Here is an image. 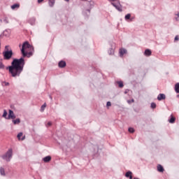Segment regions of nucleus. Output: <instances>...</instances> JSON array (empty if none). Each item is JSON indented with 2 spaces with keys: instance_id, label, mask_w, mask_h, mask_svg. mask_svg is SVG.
I'll return each instance as SVG.
<instances>
[{
  "instance_id": "1",
  "label": "nucleus",
  "mask_w": 179,
  "mask_h": 179,
  "mask_svg": "<svg viewBox=\"0 0 179 179\" xmlns=\"http://www.w3.org/2000/svg\"><path fill=\"white\" fill-rule=\"evenodd\" d=\"M24 64V58L23 57L20 59H14L11 62V66L7 67L10 75H11L13 78H19L22 72H23Z\"/></svg>"
},
{
  "instance_id": "2",
  "label": "nucleus",
  "mask_w": 179,
  "mask_h": 179,
  "mask_svg": "<svg viewBox=\"0 0 179 179\" xmlns=\"http://www.w3.org/2000/svg\"><path fill=\"white\" fill-rule=\"evenodd\" d=\"M27 48L29 50H33V46H31L30 44H29V42H24L23 44H22V49H21V52L22 54V57H27V54L29 55H32L33 54L31 53V52H26V50H27Z\"/></svg>"
},
{
  "instance_id": "3",
  "label": "nucleus",
  "mask_w": 179,
  "mask_h": 179,
  "mask_svg": "<svg viewBox=\"0 0 179 179\" xmlns=\"http://www.w3.org/2000/svg\"><path fill=\"white\" fill-rule=\"evenodd\" d=\"M12 156H13V150L12 148L8 149V150L2 155V159L6 160V162H10V159H12Z\"/></svg>"
},
{
  "instance_id": "4",
  "label": "nucleus",
  "mask_w": 179,
  "mask_h": 179,
  "mask_svg": "<svg viewBox=\"0 0 179 179\" xmlns=\"http://www.w3.org/2000/svg\"><path fill=\"white\" fill-rule=\"evenodd\" d=\"M4 59L9 60L10 58H12V56L13 55V52L12 50H6L3 52V53Z\"/></svg>"
},
{
  "instance_id": "5",
  "label": "nucleus",
  "mask_w": 179,
  "mask_h": 179,
  "mask_svg": "<svg viewBox=\"0 0 179 179\" xmlns=\"http://www.w3.org/2000/svg\"><path fill=\"white\" fill-rule=\"evenodd\" d=\"M117 2V3L112 2L111 5H113V6H114L117 9V10H119V12H122V6L120 3V0H118Z\"/></svg>"
},
{
  "instance_id": "6",
  "label": "nucleus",
  "mask_w": 179,
  "mask_h": 179,
  "mask_svg": "<svg viewBox=\"0 0 179 179\" xmlns=\"http://www.w3.org/2000/svg\"><path fill=\"white\" fill-rule=\"evenodd\" d=\"M8 116L7 117V120H15L16 118V115H15V113H13V110H9L8 111Z\"/></svg>"
},
{
  "instance_id": "7",
  "label": "nucleus",
  "mask_w": 179,
  "mask_h": 179,
  "mask_svg": "<svg viewBox=\"0 0 179 179\" xmlns=\"http://www.w3.org/2000/svg\"><path fill=\"white\" fill-rule=\"evenodd\" d=\"M166 99V95L164 94H159L157 96V100L161 101V100H164Z\"/></svg>"
},
{
  "instance_id": "8",
  "label": "nucleus",
  "mask_w": 179,
  "mask_h": 179,
  "mask_svg": "<svg viewBox=\"0 0 179 179\" xmlns=\"http://www.w3.org/2000/svg\"><path fill=\"white\" fill-rule=\"evenodd\" d=\"M125 177H127V178H129V179L134 178L132 176V172L131 171H127L125 173Z\"/></svg>"
},
{
  "instance_id": "9",
  "label": "nucleus",
  "mask_w": 179,
  "mask_h": 179,
  "mask_svg": "<svg viewBox=\"0 0 179 179\" xmlns=\"http://www.w3.org/2000/svg\"><path fill=\"white\" fill-rule=\"evenodd\" d=\"M169 122H170V124H174V122H176V117H173V115H171Z\"/></svg>"
},
{
  "instance_id": "10",
  "label": "nucleus",
  "mask_w": 179,
  "mask_h": 179,
  "mask_svg": "<svg viewBox=\"0 0 179 179\" xmlns=\"http://www.w3.org/2000/svg\"><path fill=\"white\" fill-rule=\"evenodd\" d=\"M43 160L45 163H49V162H51V156H46L43 158Z\"/></svg>"
},
{
  "instance_id": "11",
  "label": "nucleus",
  "mask_w": 179,
  "mask_h": 179,
  "mask_svg": "<svg viewBox=\"0 0 179 179\" xmlns=\"http://www.w3.org/2000/svg\"><path fill=\"white\" fill-rule=\"evenodd\" d=\"M59 68H65V66H66V62L64 61H60L59 62Z\"/></svg>"
},
{
  "instance_id": "12",
  "label": "nucleus",
  "mask_w": 179,
  "mask_h": 179,
  "mask_svg": "<svg viewBox=\"0 0 179 179\" xmlns=\"http://www.w3.org/2000/svg\"><path fill=\"white\" fill-rule=\"evenodd\" d=\"M116 86H118V87L122 88L124 87V83L122 81H117L115 83Z\"/></svg>"
},
{
  "instance_id": "13",
  "label": "nucleus",
  "mask_w": 179,
  "mask_h": 179,
  "mask_svg": "<svg viewBox=\"0 0 179 179\" xmlns=\"http://www.w3.org/2000/svg\"><path fill=\"white\" fill-rule=\"evenodd\" d=\"M157 171H159V173H163V171H164V168H163V166L159 164L157 166Z\"/></svg>"
},
{
  "instance_id": "14",
  "label": "nucleus",
  "mask_w": 179,
  "mask_h": 179,
  "mask_svg": "<svg viewBox=\"0 0 179 179\" xmlns=\"http://www.w3.org/2000/svg\"><path fill=\"white\" fill-rule=\"evenodd\" d=\"M48 5L50 6V8H52L54 5H55V0H49Z\"/></svg>"
},
{
  "instance_id": "15",
  "label": "nucleus",
  "mask_w": 179,
  "mask_h": 179,
  "mask_svg": "<svg viewBox=\"0 0 179 179\" xmlns=\"http://www.w3.org/2000/svg\"><path fill=\"white\" fill-rule=\"evenodd\" d=\"M119 52H120V57H124V54H127V50L120 49Z\"/></svg>"
},
{
  "instance_id": "16",
  "label": "nucleus",
  "mask_w": 179,
  "mask_h": 179,
  "mask_svg": "<svg viewBox=\"0 0 179 179\" xmlns=\"http://www.w3.org/2000/svg\"><path fill=\"white\" fill-rule=\"evenodd\" d=\"M145 55H146L147 57L152 55V51H150V50L149 49H146L145 50Z\"/></svg>"
},
{
  "instance_id": "17",
  "label": "nucleus",
  "mask_w": 179,
  "mask_h": 179,
  "mask_svg": "<svg viewBox=\"0 0 179 179\" xmlns=\"http://www.w3.org/2000/svg\"><path fill=\"white\" fill-rule=\"evenodd\" d=\"M13 123L14 125H17L20 124V120L19 118H17L16 120H13Z\"/></svg>"
},
{
  "instance_id": "18",
  "label": "nucleus",
  "mask_w": 179,
  "mask_h": 179,
  "mask_svg": "<svg viewBox=\"0 0 179 179\" xmlns=\"http://www.w3.org/2000/svg\"><path fill=\"white\" fill-rule=\"evenodd\" d=\"M45 107H47V103H45L41 107V113H43L44 111V110H45Z\"/></svg>"
},
{
  "instance_id": "19",
  "label": "nucleus",
  "mask_w": 179,
  "mask_h": 179,
  "mask_svg": "<svg viewBox=\"0 0 179 179\" xmlns=\"http://www.w3.org/2000/svg\"><path fill=\"white\" fill-rule=\"evenodd\" d=\"M8 116V112L6 111V110H3V115H2V117L3 118H6V120H8L6 117Z\"/></svg>"
},
{
  "instance_id": "20",
  "label": "nucleus",
  "mask_w": 179,
  "mask_h": 179,
  "mask_svg": "<svg viewBox=\"0 0 179 179\" xmlns=\"http://www.w3.org/2000/svg\"><path fill=\"white\" fill-rule=\"evenodd\" d=\"M175 16H176V17H175L176 20L177 22H178V20H179V11H177V12L175 13Z\"/></svg>"
},
{
  "instance_id": "21",
  "label": "nucleus",
  "mask_w": 179,
  "mask_h": 179,
  "mask_svg": "<svg viewBox=\"0 0 179 179\" xmlns=\"http://www.w3.org/2000/svg\"><path fill=\"white\" fill-rule=\"evenodd\" d=\"M0 174L1 176H5V169L2 167L0 168Z\"/></svg>"
},
{
  "instance_id": "22",
  "label": "nucleus",
  "mask_w": 179,
  "mask_h": 179,
  "mask_svg": "<svg viewBox=\"0 0 179 179\" xmlns=\"http://www.w3.org/2000/svg\"><path fill=\"white\" fill-rule=\"evenodd\" d=\"M124 19H125V20H129V19H131V14L129 13V14L126 15L124 17Z\"/></svg>"
},
{
  "instance_id": "23",
  "label": "nucleus",
  "mask_w": 179,
  "mask_h": 179,
  "mask_svg": "<svg viewBox=\"0 0 179 179\" xmlns=\"http://www.w3.org/2000/svg\"><path fill=\"white\" fill-rule=\"evenodd\" d=\"M29 23L31 24H34V23H36V18H31L30 20H29Z\"/></svg>"
},
{
  "instance_id": "24",
  "label": "nucleus",
  "mask_w": 179,
  "mask_h": 179,
  "mask_svg": "<svg viewBox=\"0 0 179 179\" xmlns=\"http://www.w3.org/2000/svg\"><path fill=\"white\" fill-rule=\"evenodd\" d=\"M128 131H129V132H130V134H134L135 132V129L132 127H129L128 129Z\"/></svg>"
},
{
  "instance_id": "25",
  "label": "nucleus",
  "mask_w": 179,
  "mask_h": 179,
  "mask_svg": "<svg viewBox=\"0 0 179 179\" xmlns=\"http://www.w3.org/2000/svg\"><path fill=\"white\" fill-rule=\"evenodd\" d=\"M108 54L109 55H113V54H114V49L110 48L108 50Z\"/></svg>"
},
{
  "instance_id": "26",
  "label": "nucleus",
  "mask_w": 179,
  "mask_h": 179,
  "mask_svg": "<svg viewBox=\"0 0 179 179\" xmlns=\"http://www.w3.org/2000/svg\"><path fill=\"white\" fill-rule=\"evenodd\" d=\"M151 108H152L153 110H155V108H156L157 105L155 102L151 103V106H150Z\"/></svg>"
},
{
  "instance_id": "27",
  "label": "nucleus",
  "mask_w": 179,
  "mask_h": 179,
  "mask_svg": "<svg viewBox=\"0 0 179 179\" xmlns=\"http://www.w3.org/2000/svg\"><path fill=\"white\" fill-rule=\"evenodd\" d=\"M22 136H23V133L20 132L17 136V138L19 139V141H20V138H22Z\"/></svg>"
},
{
  "instance_id": "28",
  "label": "nucleus",
  "mask_w": 179,
  "mask_h": 179,
  "mask_svg": "<svg viewBox=\"0 0 179 179\" xmlns=\"http://www.w3.org/2000/svg\"><path fill=\"white\" fill-rule=\"evenodd\" d=\"M19 4H13L11 6V9H16V8H19Z\"/></svg>"
},
{
  "instance_id": "29",
  "label": "nucleus",
  "mask_w": 179,
  "mask_h": 179,
  "mask_svg": "<svg viewBox=\"0 0 179 179\" xmlns=\"http://www.w3.org/2000/svg\"><path fill=\"white\" fill-rule=\"evenodd\" d=\"M0 69H5V65H3L2 62H0Z\"/></svg>"
},
{
  "instance_id": "30",
  "label": "nucleus",
  "mask_w": 179,
  "mask_h": 179,
  "mask_svg": "<svg viewBox=\"0 0 179 179\" xmlns=\"http://www.w3.org/2000/svg\"><path fill=\"white\" fill-rule=\"evenodd\" d=\"M3 21L4 22V23H9V21L8 20V17H4Z\"/></svg>"
},
{
  "instance_id": "31",
  "label": "nucleus",
  "mask_w": 179,
  "mask_h": 179,
  "mask_svg": "<svg viewBox=\"0 0 179 179\" xmlns=\"http://www.w3.org/2000/svg\"><path fill=\"white\" fill-rule=\"evenodd\" d=\"M175 90H179V83L175 85Z\"/></svg>"
},
{
  "instance_id": "32",
  "label": "nucleus",
  "mask_w": 179,
  "mask_h": 179,
  "mask_svg": "<svg viewBox=\"0 0 179 179\" xmlns=\"http://www.w3.org/2000/svg\"><path fill=\"white\" fill-rule=\"evenodd\" d=\"M2 86H9V83L3 82L2 83Z\"/></svg>"
},
{
  "instance_id": "33",
  "label": "nucleus",
  "mask_w": 179,
  "mask_h": 179,
  "mask_svg": "<svg viewBox=\"0 0 179 179\" xmlns=\"http://www.w3.org/2000/svg\"><path fill=\"white\" fill-rule=\"evenodd\" d=\"M135 101V100L131 99V100H127V103L128 104H131V103H134Z\"/></svg>"
},
{
  "instance_id": "34",
  "label": "nucleus",
  "mask_w": 179,
  "mask_h": 179,
  "mask_svg": "<svg viewBox=\"0 0 179 179\" xmlns=\"http://www.w3.org/2000/svg\"><path fill=\"white\" fill-rule=\"evenodd\" d=\"M52 125V123L51 122H48V124H46V127H51Z\"/></svg>"
},
{
  "instance_id": "35",
  "label": "nucleus",
  "mask_w": 179,
  "mask_h": 179,
  "mask_svg": "<svg viewBox=\"0 0 179 179\" xmlns=\"http://www.w3.org/2000/svg\"><path fill=\"white\" fill-rule=\"evenodd\" d=\"M110 106H111V102L108 101V102L106 103V106H107V107H110Z\"/></svg>"
},
{
  "instance_id": "36",
  "label": "nucleus",
  "mask_w": 179,
  "mask_h": 179,
  "mask_svg": "<svg viewBox=\"0 0 179 179\" xmlns=\"http://www.w3.org/2000/svg\"><path fill=\"white\" fill-rule=\"evenodd\" d=\"M179 38H178V36L177 35L176 37H175V41H178Z\"/></svg>"
},
{
  "instance_id": "37",
  "label": "nucleus",
  "mask_w": 179,
  "mask_h": 179,
  "mask_svg": "<svg viewBox=\"0 0 179 179\" xmlns=\"http://www.w3.org/2000/svg\"><path fill=\"white\" fill-rule=\"evenodd\" d=\"M109 1V2H115V1H117L118 0H108Z\"/></svg>"
},
{
  "instance_id": "38",
  "label": "nucleus",
  "mask_w": 179,
  "mask_h": 179,
  "mask_svg": "<svg viewBox=\"0 0 179 179\" xmlns=\"http://www.w3.org/2000/svg\"><path fill=\"white\" fill-rule=\"evenodd\" d=\"M43 1H44V0H38V3H41V2H43Z\"/></svg>"
},
{
  "instance_id": "39",
  "label": "nucleus",
  "mask_w": 179,
  "mask_h": 179,
  "mask_svg": "<svg viewBox=\"0 0 179 179\" xmlns=\"http://www.w3.org/2000/svg\"><path fill=\"white\" fill-rule=\"evenodd\" d=\"M6 31H4V32H3V34L5 35V36H6Z\"/></svg>"
},
{
  "instance_id": "40",
  "label": "nucleus",
  "mask_w": 179,
  "mask_h": 179,
  "mask_svg": "<svg viewBox=\"0 0 179 179\" xmlns=\"http://www.w3.org/2000/svg\"><path fill=\"white\" fill-rule=\"evenodd\" d=\"M21 141H24V137H22V138H21Z\"/></svg>"
},
{
  "instance_id": "41",
  "label": "nucleus",
  "mask_w": 179,
  "mask_h": 179,
  "mask_svg": "<svg viewBox=\"0 0 179 179\" xmlns=\"http://www.w3.org/2000/svg\"><path fill=\"white\" fill-rule=\"evenodd\" d=\"M127 93H128V91H125L124 92V94H127Z\"/></svg>"
},
{
  "instance_id": "42",
  "label": "nucleus",
  "mask_w": 179,
  "mask_h": 179,
  "mask_svg": "<svg viewBox=\"0 0 179 179\" xmlns=\"http://www.w3.org/2000/svg\"><path fill=\"white\" fill-rule=\"evenodd\" d=\"M66 2H69V0H64Z\"/></svg>"
},
{
  "instance_id": "43",
  "label": "nucleus",
  "mask_w": 179,
  "mask_h": 179,
  "mask_svg": "<svg viewBox=\"0 0 179 179\" xmlns=\"http://www.w3.org/2000/svg\"><path fill=\"white\" fill-rule=\"evenodd\" d=\"M88 11V13H90V10H87Z\"/></svg>"
},
{
  "instance_id": "44",
  "label": "nucleus",
  "mask_w": 179,
  "mask_h": 179,
  "mask_svg": "<svg viewBox=\"0 0 179 179\" xmlns=\"http://www.w3.org/2000/svg\"><path fill=\"white\" fill-rule=\"evenodd\" d=\"M176 93H179V90H176Z\"/></svg>"
},
{
  "instance_id": "45",
  "label": "nucleus",
  "mask_w": 179,
  "mask_h": 179,
  "mask_svg": "<svg viewBox=\"0 0 179 179\" xmlns=\"http://www.w3.org/2000/svg\"><path fill=\"white\" fill-rule=\"evenodd\" d=\"M50 99H52V97L51 96H50Z\"/></svg>"
},
{
  "instance_id": "46",
  "label": "nucleus",
  "mask_w": 179,
  "mask_h": 179,
  "mask_svg": "<svg viewBox=\"0 0 179 179\" xmlns=\"http://www.w3.org/2000/svg\"><path fill=\"white\" fill-rule=\"evenodd\" d=\"M176 97H179V94H178V95L176 96Z\"/></svg>"
},
{
  "instance_id": "47",
  "label": "nucleus",
  "mask_w": 179,
  "mask_h": 179,
  "mask_svg": "<svg viewBox=\"0 0 179 179\" xmlns=\"http://www.w3.org/2000/svg\"><path fill=\"white\" fill-rule=\"evenodd\" d=\"M6 48H8V46H6Z\"/></svg>"
},
{
  "instance_id": "48",
  "label": "nucleus",
  "mask_w": 179,
  "mask_h": 179,
  "mask_svg": "<svg viewBox=\"0 0 179 179\" xmlns=\"http://www.w3.org/2000/svg\"><path fill=\"white\" fill-rule=\"evenodd\" d=\"M63 150H65V148H63Z\"/></svg>"
}]
</instances>
